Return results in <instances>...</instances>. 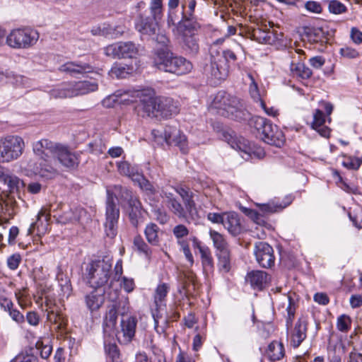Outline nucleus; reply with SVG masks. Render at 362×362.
<instances>
[{"label": "nucleus", "instance_id": "a18cd8bd", "mask_svg": "<svg viewBox=\"0 0 362 362\" xmlns=\"http://www.w3.org/2000/svg\"><path fill=\"white\" fill-rule=\"evenodd\" d=\"M105 28L103 32V36L110 38H116L124 32V28L122 25L112 26L107 23H102Z\"/></svg>", "mask_w": 362, "mask_h": 362}, {"label": "nucleus", "instance_id": "473e14b6", "mask_svg": "<svg viewBox=\"0 0 362 362\" xmlns=\"http://www.w3.org/2000/svg\"><path fill=\"white\" fill-rule=\"evenodd\" d=\"M194 246L197 247L200 252L202 263L204 269L206 272L211 271L214 268V259L208 247H203L196 237L192 238Z\"/></svg>", "mask_w": 362, "mask_h": 362}, {"label": "nucleus", "instance_id": "13d9d810", "mask_svg": "<svg viewBox=\"0 0 362 362\" xmlns=\"http://www.w3.org/2000/svg\"><path fill=\"white\" fill-rule=\"evenodd\" d=\"M351 319L349 316L342 315L337 319V328L341 332H346L349 329Z\"/></svg>", "mask_w": 362, "mask_h": 362}, {"label": "nucleus", "instance_id": "69168bd1", "mask_svg": "<svg viewBox=\"0 0 362 362\" xmlns=\"http://www.w3.org/2000/svg\"><path fill=\"white\" fill-rule=\"evenodd\" d=\"M10 362H38V359L32 354H19L11 359Z\"/></svg>", "mask_w": 362, "mask_h": 362}, {"label": "nucleus", "instance_id": "6e6d98bb", "mask_svg": "<svg viewBox=\"0 0 362 362\" xmlns=\"http://www.w3.org/2000/svg\"><path fill=\"white\" fill-rule=\"evenodd\" d=\"M362 163V159L356 157H349L345 159L342 164L348 169L357 170Z\"/></svg>", "mask_w": 362, "mask_h": 362}, {"label": "nucleus", "instance_id": "864d4df0", "mask_svg": "<svg viewBox=\"0 0 362 362\" xmlns=\"http://www.w3.org/2000/svg\"><path fill=\"white\" fill-rule=\"evenodd\" d=\"M328 10L334 14H341L346 11V7L338 0H331L329 1Z\"/></svg>", "mask_w": 362, "mask_h": 362}, {"label": "nucleus", "instance_id": "393cba45", "mask_svg": "<svg viewBox=\"0 0 362 362\" xmlns=\"http://www.w3.org/2000/svg\"><path fill=\"white\" fill-rule=\"evenodd\" d=\"M74 97L88 94L98 90V85L95 81H79L70 82Z\"/></svg>", "mask_w": 362, "mask_h": 362}, {"label": "nucleus", "instance_id": "49530a36", "mask_svg": "<svg viewBox=\"0 0 362 362\" xmlns=\"http://www.w3.org/2000/svg\"><path fill=\"white\" fill-rule=\"evenodd\" d=\"M133 247L135 250L144 255L146 257H150L151 251L147 244L144 242L141 235H136L133 240Z\"/></svg>", "mask_w": 362, "mask_h": 362}, {"label": "nucleus", "instance_id": "20e7f679", "mask_svg": "<svg viewBox=\"0 0 362 362\" xmlns=\"http://www.w3.org/2000/svg\"><path fill=\"white\" fill-rule=\"evenodd\" d=\"M112 261L103 258L90 262L86 269V276L91 287L100 288L105 286L110 277Z\"/></svg>", "mask_w": 362, "mask_h": 362}, {"label": "nucleus", "instance_id": "052dcab7", "mask_svg": "<svg viewBox=\"0 0 362 362\" xmlns=\"http://www.w3.org/2000/svg\"><path fill=\"white\" fill-rule=\"evenodd\" d=\"M37 349L40 350V356L42 358L46 359L49 358L52 351V347L49 344H44L43 342L38 341L36 344Z\"/></svg>", "mask_w": 362, "mask_h": 362}, {"label": "nucleus", "instance_id": "680f3d73", "mask_svg": "<svg viewBox=\"0 0 362 362\" xmlns=\"http://www.w3.org/2000/svg\"><path fill=\"white\" fill-rule=\"evenodd\" d=\"M153 213L156 220L161 224L166 223L169 220V216L163 209H155Z\"/></svg>", "mask_w": 362, "mask_h": 362}, {"label": "nucleus", "instance_id": "e2e57ef3", "mask_svg": "<svg viewBox=\"0 0 362 362\" xmlns=\"http://www.w3.org/2000/svg\"><path fill=\"white\" fill-rule=\"evenodd\" d=\"M286 300L288 303V305L286 307V311L288 315L286 325L289 326V325L291 323V318L294 317L296 308L294 303L293 302L291 297L286 296Z\"/></svg>", "mask_w": 362, "mask_h": 362}, {"label": "nucleus", "instance_id": "412c9836", "mask_svg": "<svg viewBox=\"0 0 362 362\" xmlns=\"http://www.w3.org/2000/svg\"><path fill=\"white\" fill-rule=\"evenodd\" d=\"M136 325L137 320L135 317H123L120 323L123 343L128 344L132 341L135 335Z\"/></svg>", "mask_w": 362, "mask_h": 362}, {"label": "nucleus", "instance_id": "dca6fc26", "mask_svg": "<svg viewBox=\"0 0 362 362\" xmlns=\"http://www.w3.org/2000/svg\"><path fill=\"white\" fill-rule=\"evenodd\" d=\"M158 23L151 16L140 13L135 21V28L141 35H151L156 33Z\"/></svg>", "mask_w": 362, "mask_h": 362}, {"label": "nucleus", "instance_id": "72a5a7b5", "mask_svg": "<svg viewBox=\"0 0 362 362\" xmlns=\"http://www.w3.org/2000/svg\"><path fill=\"white\" fill-rule=\"evenodd\" d=\"M176 192L181 197L183 204L191 215H197V210L196 204L193 199V193L189 189L182 187L175 189Z\"/></svg>", "mask_w": 362, "mask_h": 362}, {"label": "nucleus", "instance_id": "4468645a", "mask_svg": "<svg viewBox=\"0 0 362 362\" xmlns=\"http://www.w3.org/2000/svg\"><path fill=\"white\" fill-rule=\"evenodd\" d=\"M170 286L165 283L159 284L156 290L153 295L154 303L156 307V312L153 313V317L154 319L155 329L157 332H162L164 331V328L161 327L159 329V322L161 317L159 315V310L162 309V307L165 305L163 303L165 300L167 295L169 292Z\"/></svg>", "mask_w": 362, "mask_h": 362}, {"label": "nucleus", "instance_id": "e433bc0d", "mask_svg": "<svg viewBox=\"0 0 362 362\" xmlns=\"http://www.w3.org/2000/svg\"><path fill=\"white\" fill-rule=\"evenodd\" d=\"M284 354L283 344L276 341L271 342L267 349V356L271 361L281 360L284 356Z\"/></svg>", "mask_w": 362, "mask_h": 362}, {"label": "nucleus", "instance_id": "5fc2aeb1", "mask_svg": "<svg viewBox=\"0 0 362 362\" xmlns=\"http://www.w3.org/2000/svg\"><path fill=\"white\" fill-rule=\"evenodd\" d=\"M4 184L8 185L11 192H13L15 189L18 190L21 186H24V183L22 180H21L18 177L11 174L9 175Z\"/></svg>", "mask_w": 362, "mask_h": 362}, {"label": "nucleus", "instance_id": "f257e3e1", "mask_svg": "<svg viewBox=\"0 0 362 362\" xmlns=\"http://www.w3.org/2000/svg\"><path fill=\"white\" fill-rule=\"evenodd\" d=\"M58 144L46 139L33 142V152L36 158L26 161L23 167L25 175L29 177L38 175L46 179L55 177L59 170L57 169L56 159L53 157Z\"/></svg>", "mask_w": 362, "mask_h": 362}, {"label": "nucleus", "instance_id": "ea45409f", "mask_svg": "<svg viewBox=\"0 0 362 362\" xmlns=\"http://www.w3.org/2000/svg\"><path fill=\"white\" fill-rule=\"evenodd\" d=\"M218 259V267L221 272L228 273L231 269V252H222L216 255Z\"/></svg>", "mask_w": 362, "mask_h": 362}, {"label": "nucleus", "instance_id": "a878e982", "mask_svg": "<svg viewBox=\"0 0 362 362\" xmlns=\"http://www.w3.org/2000/svg\"><path fill=\"white\" fill-rule=\"evenodd\" d=\"M117 320V312L115 305L107 308L103 320V331L107 335L110 336L114 333Z\"/></svg>", "mask_w": 362, "mask_h": 362}, {"label": "nucleus", "instance_id": "5701e85b", "mask_svg": "<svg viewBox=\"0 0 362 362\" xmlns=\"http://www.w3.org/2000/svg\"><path fill=\"white\" fill-rule=\"evenodd\" d=\"M209 234L213 243L216 255L230 251L229 243L223 234L211 228L209 230Z\"/></svg>", "mask_w": 362, "mask_h": 362}, {"label": "nucleus", "instance_id": "4c0bfd02", "mask_svg": "<svg viewBox=\"0 0 362 362\" xmlns=\"http://www.w3.org/2000/svg\"><path fill=\"white\" fill-rule=\"evenodd\" d=\"M49 94L55 99L74 97L71 83H63L54 88L50 90Z\"/></svg>", "mask_w": 362, "mask_h": 362}, {"label": "nucleus", "instance_id": "0e129e2a", "mask_svg": "<svg viewBox=\"0 0 362 362\" xmlns=\"http://www.w3.org/2000/svg\"><path fill=\"white\" fill-rule=\"evenodd\" d=\"M21 262V257L19 254L15 253L7 259V265L12 270L16 269Z\"/></svg>", "mask_w": 362, "mask_h": 362}, {"label": "nucleus", "instance_id": "c03bdc74", "mask_svg": "<svg viewBox=\"0 0 362 362\" xmlns=\"http://www.w3.org/2000/svg\"><path fill=\"white\" fill-rule=\"evenodd\" d=\"M291 71L294 75L302 78H308L312 76V71L306 66L303 63H292L291 65Z\"/></svg>", "mask_w": 362, "mask_h": 362}, {"label": "nucleus", "instance_id": "4be33fe9", "mask_svg": "<svg viewBox=\"0 0 362 362\" xmlns=\"http://www.w3.org/2000/svg\"><path fill=\"white\" fill-rule=\"evenodd\" d=\"M223 227L233 236H237L242 231V226L238 215L235 212H225Z\"/></svg>", "mask_w": 362, "mask_h": 362}, {"label": "nucleus", "instance_id": "9d476101", "mask_svg": "<svg viewBox=\"0 0 362 362\" xmlns=\"http://www.w3.org/2000/svg\"><path fill=\"white\" fill-rule=\"evenodd\" d=\"M107 199L106 202L105 221L104 223L105 233L107 237L112 239L117 234L119 209L115 204L110 190L107 189Z\"/></svg>", "mask_w": 362, "mask_h": 362}, {"label": "nucleus", "instance_id": "a211bd4d", "mask_svg": "<svg viewBox=\"0 0 362 362\" xmlns=\"http://www.w3.org/2000/svg\"><path fill=\"white\" fill-rule=\"evenodd\" d=\"M105 53L113 59H132L138 55L136 47H105Z\"/></svg>", "mask_w": 362, "mask_h": 362}, {"label": "nucleus", "instance_id": "1a4fd4ad", "mask_svg": "<svg viewBox=\"0 0 362 362\" xmlns=\"http://www.w3.org/2000/svg\"><path fill=\"white\" fill-rule=\"evenodd\" d=\"M211 59L209 64L204 67V73L211 80V83L218 85L226 79L229 73V65L226 62L224 57H217L214 51H211Z\"/></svg>", "mask_w": 362, "mask_h": 362}, {"label": "nucleus", "instance_id": "b1692460", "mask_svg": "<svg viewBox=\"0 0 362 362\" xmlns=\"http://www.w3.org/2000/svg\"><path fill=\"white\" fill-rule=\"evenodd\" d=\"M17 207L18 203L11 194L0 195V223L4 219V216L6 213H8L9 215L15 214Z\"/></svg>", "mask_w": 362, "mask_h": 362}, {"label": "nucleus", "instance_id": "423d86ee", "mask_svg": "<svg viewBox=\"0 0 362 362\" xmlns=\"http://www.w3.org/2000/svg\"><path fill=\"white\" fill-rule=\"evenodd\" d=\"M255 127L264 142L281 147L285 142L283 132L266 118L258 117L255 119Z\"/></svg>", "mask_w": 362, "mask_h": 362}, {"label": "nucleus", "instance_id": "f3484780", "mask_svg": "<svg viewBox=\"0 0 362 362\" xmlns=\"http://www.w3.org/2000/svg\"><path fill=\"white\" fill-rule=\"evenodd\" d=\"M173 55L166 47H160L154 49L152 55L153 66L160 71H165Z\"/></svg>", "mask_w": 362, "mask_h": 362}, {"label": "nucleus", "instance_id": "de8ad7c7", "mask_svg": "<svg viewBox=\"0 0 362 362\" xmlns=\"http://www.w3.org/2000/svg\"><path fill=\"white\" fill-rule=\"evenodd\" d=\"M118 170L120 174L131 177L134 181V178L139 175L136 167L132 166L127 161L121 162L118 164Z\"/></svg>", "mask_w": 362, "mask_h": 362}, {"label": "nucleus", "instance_id": "4d7b16f0", "mask_svg": "<svg viewBox=\"0 0 362 362\" xmlns=\"http://www.w3.org/2000/svg\"><path fill=\"white\" fill-rule=\"evenodd\" d=\"M129 218L132 225L137 227L139 222V218L141 216V208L128 209Z\"/></svg>", "mask_w": 362, "mask_h": 362}, {"label": "nucleus", "instance_id": "f704fd0d", "mask_svg": "<svg viewBox=\"0 0 362 362\" xmlns=\"http://www.w3.org/2000/svg\"><path fill=\"white\" fill-rule=\"evenodd\" d=\"M247 281L251 286L258 289L264 288L268 282V275L263 271H252L247 274Z\"/></svg>", "mask_w": 362, "mask_h": 362}, {"label": "nucleus", "instance_id": "2f4dec72", "mask_svg": "<svg viewBox=\"0 0 362 362\" xmlns=\"http://www.w3.org/2000/svg\"><path fill=\"white\" fill-rule=\"evenodd\" d=\"M47 320L55 325L54 329L60 333L61 336L66 334L67 319L62 313L50 310L47 312Z\"/></svg>", "mask_w": 362, "mask_h": 362}, {"label": "nucleus", "instance_id": "8fccbe9b", "mask_svg": "<svg viewBox=\"0 0 362 362\" xmlns=\"http://www.w3.org/2000/svg\"><path fill=\"white\" fill-rule=\"evenodd\" d=\"M105 352L111 359V362H119L120 353L115 344H108L105 346Z\"/></svg>", "mask_w": 362, "mask_h": 362}, {"label": "nucleus", "instance_id": "39448f33", "mask_svg": "<svg viewBox=\"0 0 362 362\" xmlns=\"http://www.w3.org/2000/svg\"><path fill=\"white\" fill-rule=\"evenodd\" d=\"M39 37L38 32L30 28L13 29L6 35V30L0 25V45L4 42L7 45H34Z\"/></svg>", "mask_w": 362, "mask_h": 362}, {"label": "nucleus", "instance_id": "aec40b11", "mask_svg": "<svg viewBox=\"0 0 362 362\" xmlns=\"http://www.w3.org/2000/svg\"><path fill=\"white\" fill-rule=\"evenodd\" d=\"M224 140L234 149L240 150L250 154L251 148L247 140L242 136H238L234 132H225L223 134Z\"/></svg>", "mask_w": 362, "mask_h": 362}, {"label": "nucleus", "instance_id": "a19ab883", "mask_svg": "<svg viewBox=\"0 0 362 362\" xmlns=\"http://www.w3.org/2000/svg\"><path fill=\"white\" fill-rule=\"evenodd\" d=\"M134 182L138 183L141 189H142L149 198L156 194L155 187L143 175L140 174L137 175L136 177L134 178Z\"/></svg>", "mask_w": 362, "mask_h": 362}, {"label": "nucleus", "instance_id": "7ed1b4c3", "mask_svg": "<svg viewBox=\"0 0 362 362\" xmlns=\"http://www.w3.org/2000/svg\"><path fill=\"white\" fill-rule=\"evenodd\" d=\"M209 108L214 113L235 120L245 119L248 114L237 97L225 91H219L213 97Z\"/></svg>", "mask_w": 362, "mask_h": 362}, {"label": "nucleus", "instance_id": "09e8293b", "mask_svg": "<svg viewBox=\"0 0 362 362\" xmlns=\"http://www.w3.org/2000/svg\"><path fill=\"white\" fill-rule=\"evenodd\" d=\"M257 205L263 215H268L269 214L277 212L286 207L285 205L277 204L274 202L257 204Z\"/></svg>", "mask_w": 362, "mask_h": 362}, {"label": "nucleus", "instance_id": "c9c22d12", "mask_svg": "<svg viewBox=\"0 0 362 362\" xmlns=\"http://www.w3.org/2000/svg\"><path fill=\"white\" fill-rule=\"evenodd\" d=\"M59 70L62 72L67 73L72 76H75L79 74L90 72L92 68L86 64H81L69 62L62 65L59 68Z\"/></svg>", "mask_w": 362, "mask_h": 362}, {"label": "nucleus", "instance_id": "603ef678", "mask_svg": "<svg viewBox=\"0 0 362 362\" xmlns=\"http://www.w3.org/2000/svg\"><path fill=\"white\" fill-rule=\"evenodd\" d=\"M250 78H251L252 82L250 83V89H249L250 94L251 97L252 98V99L254 100V101L259 103V105L261 107H264V103L260 97L257 84L255 82V81L252 76H250Z\"/></svg>", "mask_w": 362, "mask_h": 362}, {"label": "nucleus", "instance_id": "7c9ffc66", "mask_svg": "<svg viewBox=\"0 0 362 362\" xmlns=\"http://www.w3.org/2000/svg\"><path fill=\"white\" fill-rule=\"evenodd\" d=\"M166 206L171 213L180 219L189 221V219H194L198 216V214L197 215H191L187 208H185V206H183L177 199L167 204Z\"/></svg>", "mask_w": 362, "mask_h": 362}, {"label": "nucleus", "instance_id": "37998d69", "mask_svg": "<svg viewBox=\"0 0 362 362\" xmlns=\"http://www.w3.org/2000/svg\"><path fill=\"white\" fill-rule=\"evenodd\" d=\"M149 9L150 16L160 22L163 16V0H151Z\"/></svg>", "mask_w": 362, "mask_h": 362}, {"label": "nucleus", "instance_id": "0eeeda50", "mask_svg": "<svg viewBox=\"0 0 362 362\" xmlns=\"http://www.w3.org/2000/svg\"><path fill=\"white\" fill-rule=\"evenodd\" d=\"M25 148L23 139L18 136H7L0 139V162L8 163L18 158Z\"/></svg>", "mask_w": 362, "mask_h": 362}, {"label": "nucleus", "instance_id": "ddd939ff", "mask_svg": "<svg viewBox=\"0 0 362 362\" xmlns=\"http://www.w3.org/2000/svg\"><path fill=\"white\" fill-rule=\"evenodd\" d=\"M254 254L258 264L264 268H270L274 264L273 248L267 243L258 242L255 245Z\"/></svg>", "mask_w": 362, "mask_h": 362}, {"label": "nucleus", "instance_id": "6e6552de", "mask_svg": "<svg viewBox=\"0 0 362 362\" xmlns=\"http://www.w3.org/2000/svg\"><path fill=\"white\" fill-rule=\"evenodd\" d=\"M152 135L155 141L158 144L165 142L168 144H174L178 146L183 153L188 152L189 148L187 137L181 133L176 127L167 126L163 132L158 129H153Z\"/></svg>", "mask_w": 362, "mask_h": 362}, {"label": "nucleus", "instance_id": "58836bf2", "mask_svg": "<svg viewBox=\"0 0 362 362\" xmlns=\"http://www.w3.org/2000/svg\"><path fill=\"white\" fill-rule=\"evenodd\" d=\"M159 227L153 223L147 224L144 230L146 238L152 245H158L159 244Z\"/></svg>", "mask_w": 362, "mask_h": 362}, {"label": "nucleus", "instance_id": "bb28decb", "mask_svg": "<svg viewBox=\"0 0 362 362\" xmlns=\"http://www.w3.org/2000/svg\"><path fill=\"white\" fill-rule=\"evenodd\" d=\"M197 2L195 0H190L188 4V10L185 13L182 11V19L184 20L183 23H180L179 29L180 30L189 31L190 35H194L193 33L191 32V30H194L195 25H193L190 22L193 19V15L194 12V9L196 7ZM182 10H185V5H182Z\"/></svg>", "mask_w": 362, "mask_h": 362}, {"label": "nucleus", "instance_id": "2eb2a0df", "mask_svg": "<svg viewBox=\"0 0 362 362\" xmlns=\"http://www.w3.org/2000/svg\"><path fill=\"white\" fill-rule=\"evenodd\" d=\"M193 68L192 64L185 58L173 54L165 72L176 75H184L189 73Z\"/></svg>", "mask_w": 362, "mask_h": 362}, {"label": "nucleus", "instance_id": "c756f323", "mask_svg": "<svg viewBox=\"0 0 362 362\" xmlns=\"http://www.w3.org/2000/svg\"><path fill=\"white\" fill-rule=\"evenodd\" d=\"M325 117L322 110H316L313 115V121L311 127L313 129L316 130L320 135L323 137L327 138L330 134V129L325 125Z\"/></svg>", "mask_w": 362, "mask_h": 362}, {"label": "nucleus", "instance_id": "f03ea898", "mask_svg": "<svg viewBox=\"0 0 362 362\" xmlns=\"http://www.w3.org/2000/svg\"><path fill=\"white\" fill-rule=\"evenodd\" d=\"M113 97L121 98V101H137L138 105L136 107L138 115L141 117H157V107L158 98L155 95L152 89L143 90H119Z\"/></svg>", "mask_w": 362, "mask_h": 362}, {"label": "nucleus", "instance_id": "bf43d9fd", "mask_svg": "<svg viewBox=\"0 0 362 362\" xmlns=\"http://www.w3.org/2000/svg\"><path fill=\"white\" fill-rule=\"evenodd\" d=\"M173 233L177 240H179L188 235L189 230L185 225L179 224L174 227Z\"/></svg>", "mask_w": 362, "mask_h": 362}, {"label": "nucleus", "instance_id": "3c124183", "mask_svg": "<svg viewBox=\"0 0 362 362\" xmlns=\"http://www.w3.org/2000/svg\"><path fill=\"white\" fill-rule=\"evenodd\" d=\"M58 222L62 224L76 222V217L73 209H67L62 214H57Z\"/></svg>", "mask_w": 362, "mask_h": 362}, {"label": "nucleus", "instance_id": "f8f14e48", "mask_svg": "<svg viewBox=\"0 0 362 362\" xmlns=\"http://www.w3.org/2000/svg\"><path fill=\"white\" fill-rule=\"evenodd\" d=\"M53 158L56 159L57 170L59 164L69 169H75L79 163L76 153L68 146L60 143L58 144Z\"/></svg>", "mask_w": 362, "mask_h": 362}, {"label": "nucleus", "instance_id": "c85d7f7f", "mask_svg": "<svg viewBox=\"0 0 362 362\" xmlns=\"http://www.w3.org/2000/svg\"><path fill=\"white\" fill-rule=\"evenodd\" d=\"M114 190L117 196L128 202V209H136V207L141 208V202L136 197L133 195L132 191L122 187L121 185H115Z\"/></svg>", "mask_w": 362, "mask_h": 362}, {"label": "nucleus", "instance_id": "6ab92c4d", "mask_svg": "<svg viewBox=\"0 0 362 362\" xmlns=\"http://www.w3.org/2000/svg\"><path fill=\"white\" fill-rule=\"evenodd\" d=\"M157 108V117H169L173 115H176L179 112L177 102L170 98H158V103Z\"/></svg>", "mask_w": 362, "mask_h": 362}, {"label": "nucleus", "instance_id": "79ce46f5", "mask_svg": "<svg viewBox=\"0 0 362 362\" xmlns=\"http://www.w3.org/2000/svg\"><path fill=\"white\" fill-rule=\"evenodd\" d=\"M4 76L8 78L11 83H13L16 86H28V84L29 83V81L23 76L16 75L13 72H4L3 71H0V80H2Z\"/></svg>", "mask_w": 362, "mask_h": 362}, {"label": "nucleus", "instance_id": "9b49d317", "mask_svg": "<svg viewBox=\"0 0 362 362\" xmlns=\"http://www.w3.org/2000/svg\"><path fill=\"white\" fill-rule=\"evenodd\" d=\"M107 293L111 300H115L118 297L119 291L117 287L115 288V281L111 280L109 285L103 290L96 288L90 293L86 296V305L90 311H94L100 308L104 303V293Z\"/></svg>", "mask_w": 362, "mask_h": 362}, {"label": "nucleus", "instance_id": "cd10ccee", "mask_svg": "<svg viewBox=\"0 0 362 362\" xmlns=\"http://www.w3.org/2000/svg\"><path fill=\"white\" fill-rule=\"evenodd\" d=\"M307 323L305 320H298L291 332V343L294 348H297L306 338Z\"/></svg>", "mask_w": 362, "mask_h": 362}, {"label": "nucleus", "instance_id": "774afa93", "mask_svg": "<svg viewBox=\"0 0 362 362\" xmlns=\"http://www.w3.org/2000/svg\"><path fill=\"white\" fill-rule=\"evenodd\" d=\"M8 314L11 319L18 325H22L25 322V317L17 309L12 308Z\"/></svg>", "mask_w": 362, "mask_h": 362}, {"label": "nucleus", "instance_id": "338daca9", "mask_svg": "<svg viewBox=\"0 0 362 362\" xmlns=\"http://www.w3.org/2000/svg\"><path fill=\"white\" fill-rule=\"evenodd\" d=\"M305 8L310 12L320 13L322 11L321 4L315 1H308L305 4Z\"/></svg>", "mask_w": 362, "mask_h": 362}]
</instances>
